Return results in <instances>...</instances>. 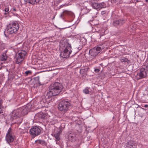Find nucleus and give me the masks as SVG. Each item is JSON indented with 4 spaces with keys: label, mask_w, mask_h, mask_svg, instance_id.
<instances>
[{
    "label": "nucleus",
    "mask_w": 148,
    "mask_h": 148,
    "mask_svg": "<svg viewBox=\"0 0 148 148\" xmlns=\"http://www.w3.org/2000/svg\"><path fill=\"white\" fill-rule=\"evenodd\" d=\"M49 88V92L45 96L46 98L58 95L62 91L63 86L61 84L55 82L51 84Z\"/></svg>",
    "instance_id": "1"
},
{
    "label": "nucleus",
    "mask_w": 148,
    "mask_h": 148,
    "mask_svg": "<svg viewBox=\"0 0 148 148\" xmlns=\"http://www.w3.org/2000/svg\"><path fill=\"white\" fill-rule=\"evenodd\" d=\"M58 106V109L60 111L65 113L69 109L71 104L68 101L63 100L60 102Z\"/></svg>",
    "instance_id": "2"
},
{
    "label": "nucleus",
    "mask_w": 148,
    "mask_h": 148,
    "mask_svg": "<svg viewBox=\"0 0 148 148\" xmlns=\"http://www.w3.org/2000/svg\"><path fill=\"white\" fill-rule=\"evenodd\" d=\"M19 26L18 23L16 22L10 23L7 26V31L10 34L15 33L18 29Z\"/></svg>",
    "instance_id": "3"
},
{
    "label": "nucleus",
    "mask_w": 148,
    "mask_h": 148,
    "mask_svg": "<svg viewBox=\"0 0 148 148\" xmlns=\"http://www.w3.org/2000/svg\"><path fill=\"white\" fill-rule=\"evenodd\" d=\"M103 48V46L100 45L97 47H95L90 50L89 54L92 57V58H94Z\"/></svg>",
    "instance_id": "4"
},
{
    "label": "nucleus",
    "mask_w": 148,
    "mask_h": 148,
    "mask_svg": "<svg viewBox=\"0 0 148 148\" xmlns=\"http://www.w3.org/2000/svg\"><path fill=\"white\" fill-rule=\"evenodd\" d=\"M71 49V45L68 44L64 50L63 52L60 54V56L63 58H69L72 51Z\"/></svg>",
    "instance_id": "5"
},
{
    "label": "nucleus",
    "mask_w": 148,
    "mask_h": 148,
    "mask_svg": "<svg viewBox=\"0 0 148 148\" xmlns=\"http://www.w3.org/2000/svg\"><path fill=\"white\" fill-rule=\"evenodd\" d=\"M26 54V52L25 51H18V53H17L16 55V63L19 64L21 62L23 61Z\"/></svg>",
    "instance_id": "6"
},
{
    "label": "nucleus",
    "mask_w": 148,
    "mask_h": 148,
    "mask_svg": "<svg viewBox=\"0 0 148 148\" xmlns=\"http://www.w3.org/2000/svg\"><path fill=\"white\" fill-rule=\"evenodd\" d=\"M14 136L13 134L11 129L10 128L6 135V140L7 142L10 145V143L14 141Z\"/></svg>",
    "instance_id": "7"
},
{
    "label": "nucleus",
    "mask_w": 148,
    "mask_h": 148,
    "mask_svg": "<svg viewBox=\"0 0 148 148\" xmlns=\"http://www.w3.org/2000/svg\"><path fill=\"white\" fill-rule=\"evenodd\" d=\"M30 133L33 136L35 137L40 135L41 132L40 128L36 126L32 127L29 130Z\"/></svg>",
    "instance_id": "8"
},
{
    "label": "nucleus",
    "mask_w": 148,
    "mask_h": 148,
    "mask_svg": "<svg viewBox=\"0 0 148 148\" xmlns=\"http://www.w3.org/2000/svg\"><path fill=\"white\" fill-rule=\"evenodd\" d=\"M148 75V66L143 67L140 69V72L139 73V78L145 77Z\"/></svg>",
    "instance_id": "9"
},
{
    "label": "nucleus",
    "mask_w": 148,
    "mask_h": 148,
    "mask_svg": "<svg viewBox=\"0 0 148 148\" xmlns=\"http://www.w3.org/2000/svg\"><path fill=\"white\" fill-rule=\"evenodd\" d=\"M30 105H27L24 108L18 109V110L20 111H19V114H20V116L24 115L27 114L28 112L30 111L29 108L30 107Z\"/></svg>",
    "instance_id": "10"
},
{
    "label": "nucleus",
    "mask_w": 148,
    "mask_h": 148,
    "mask_svg": "<svg viewBox=\"0 0 148 148\" xmlns=\"http://www.w3.org/2000/svg\"><path fill=\"white\" fill-rule=\"evenodd\" d=\"M91 5L94 8L97 10H100L105 7V4L103 2L99 3L95 1L92 2L91 3Z\"/></svg>",
    "instance_id": "11"
},
{
    "label": "nucleus",
    "mask_w": 148,
    "mask_h": 148,
    "mask_svg": "<svg viewBox=\"0 0 148 148\" xmlns=\"http://www.w3.org/2000/svg\"><path fill=\"white\" fill-rule=\"evenodd\" d=\"M19 111L18 110L13 111L10 114L11 119L13 120L19 117L20 115L19 114Z\"/></svg>",
    "instance_id": "12"
},
{
    "label": "nucleus",
    "mask_w": 148,
    "mask_h": 148,
    "mask_svg": "<svg viewBox=\"0 0 148 148\" xmlns=\"http://www.w3.org/2000/svg\"><path fill=\"white\" fill-rule=\"evenodd\" d=\"M125 22V20L123 19H119L114 21L113 24L114 26H120L123 25Z\"/></svg>",
    "instance_id": "13"
},
{
    "label": "nucleus",
    "mask_w": 148,
    "mask_h": 148,
    "mask_svg": "<svg viewBox=\"0 0 148 148\" xmlns=\"http://www.w3.org/2000/svg\"><path fill=\"white\" fill-rule=\"evenodd\" d=\"M47 114L45 113L42 112H40L36 114L35 115V117H38L39 119H45L47 118Z\"/></svg>",
    "instance_id": "14"
},
{
    "label": "nucleus",
    "mask_w": 148,
    "mask_h": 148,
    "mask_svg": "<svg viewBox=\"0 0 148 148\" xmlns=\"http://www.w3.org/2000/svg\"><path fill=\"white\" fill-rule=\"evenodd\" d=\"M40 0H25L24 3L26 4L29 3L32 5L37 4L40 1Z\"/></svg>",
    "instance_id": "15"
},
{
    "label": "nucleus",
    "mask_w": 148,
    "mask_h": 148,
    "mask_svg": "<svg viewBox=\"0 0 148 148\" xmlns=\"http://www.w3.org/2000/svg\"><path fill=\"white\" fill-rule=\"evenodd\" d=\"M82 6L83 7V8H81V13L82 14H86L90 11L88 9L87 6H84L83 5Z\"/></svg>",
    "instance_id": "16"
},
{
    "label": "nucleus",
    "mask_w": 148,
    "mask_h": 148,
    "mask_svg": "<svg viewBox=\"0 0 148 148\" xmlns=\"http://www.w3.org/2000/svg\"><path fill=\"white\" fill-rule=\"evenodd\" d=\"M35 142L37 145H41L44 146H46L47 145V143L44 140H40V139L37 140L35 141Z\"/></svg>",
    "instance_id": "17"
},
{
    "label": "nucleus",
    "mask_w": 148,
    "mask_h": 148,
    "mask_svg": "<svg viewBox=\"0 0 148 148\" xmlns=\"http://www.w3.org/2000/svg\"><path fill=\"white\" fill-rule=\"evenodd\" d=\"M7 58V56L5 54H3L0 57V65H1L2 62H1V61H5Z\"/></svg>",
    "instance_id": "18"
},
{
    "label": "nucleus",
    "mask_w": 148,
    "mask_h": 148,
    "mask_svg": "<svg viewBox=\"0 0 148 148\" xmlns=\"http://www.w3.org/2000/svg\"><path fill=\"white\" fill-rule=\"evenodd\" d=\"M134 142L132 140L129 141L126 143V148H133Z\"/></svg>",
    "instance_id": "19"
},
{
    "label": "nucleus",
    "mask_w": 148,
    "mask_h": 148,
    "mask_svg": "<svg viewBox=\"0 0 148 148\" xmlns=\"http://www.w3.org/2000/svg\"><path fill=\"white\" fill-rule=\"evenodd\" d=\"M60 133L59 132L54 134L53 136L56 138L55 141L56 142V143L57 144V142L59 141L60 139Z\"/></svg>",
    "instance_id": "20"
},
{
    "label": "nucleus",
    "mask_w": 148,
    "mask_h": 148,
    "mask_svg": "<svg viewBox=\"0 0 148 148\" xmlns=\"http://www.w3.org/2000/svg\"><path fill=\"white\" fill-rule=\"evenodd\" d=\"M76 135L74 134H71L69 136V139L71 141H74L76 139Z\"/></svg>",
    "instance_id": "21"
},
{
    "label": "nucleus",
    "mask_w": 148,
    "mask_h": 148,
    "mask_svg": "<svg viewBox=\"0 0 148 148\" xmlns=\"http://www.w3.org/2000/svg\"><path fill=\"white\" fill-rule=\"evenodd\" d=\"M80 73L83 76L86 75H87L86 72L84 69H82L80 70Z\"/></svg>",
    "instance_id": "22"
},
{
    "label": "nucleus",
    "mask_w": 148,
    "mask_h": 148,
    "mask_svg": "<svg viewBox=\"0 0 148 148\" xmlns=\"http://www.w3.org/2000/svg\"><path fill=\"white\" fill-rule=\"evenodd\" d=\"M3 107L2 106V101L1 99L0 98V114L3 113Z\"/></svg>",
    "instance_id": "23"
},
{
    "label": "nucleus",
    "mask_w": 148,
    "mask_h": 148,
    "mask_svg": "<svg viewBox=\"0 0 148 148\" xmlns=\"http://www.w3.org/2000/svg\"><path fill=\"white\" fill-rule=\"evenodd\" d=\"M120 60L122 62H127L128 61H129L127 58L123 56L121 57Z\"/></svg>",
    "instance_id": "24"
},
{
    "label": "nucleus",
    "mask_w": 148,
    "mask_h": 148,
    "mask_svg": "<svg viewBox=\"0 0 148 148\" xmlns=\"http://www.w3.org/2000/svg\"><path fill=\"white\" fill-rule=\"evenodd\" d=\"M32 73L31 71L29 70L25 72L24 74L26 75V76H27L29 75H31Z\"/></svg>",
    "instance_id": "25"
},
{
    "label": "nucleus",
    "mask_w": 148,
    "mask_h": 148,
    "mask_svg": "<svg viewBox=\"0 0 148 148\" xmlns=\"http://www.w3.org/2000/svg\"><path fill=\"white\" fill-rule=\"evenodd\" d=\"M71 13L72 12H71L68 11H65L63 12V15L65 14L70 15L71 14Z\"/></svg>",
    "instance_id": "26"
},
{
    "label": "nucleus",
    "mask_w": 148,
    "mask_h": 148,
    "mask_svg": "<svg viewBox=\"0 0 148 148\" xmlns=\"http://www.w3.org/2000/svg\"><path fill=\"white\" fill-rule=\"evenodd\" d=\"M83 92L85 93L86 94H88L89 93V91L88 90L87 88H86L83 90Z\"/></svg>",
    "instance_id": "27"
},
{
    "label": "nucleus",
    "mask_w": 148,
    "mask_h": 148,
    "mask_svg": "<svg viewBox=\"0 0 148 148\" xmlns=\"http://www.w3.org/2000/svg\"><path fill=\"white\" fill-rule=\"evenodd\" d=\"M141 0H132V2L136 3V2H139L141 1Z\"/></svg>",
    "instance_id": "28"
},
{
    "label": "nucleus",
    "mask_w": 148,
    "mask_h": 148,
    "mask_svg": "<svg viewBox=\"0 0 148 148\" xmlns=\"http://www.w3.org/2000/svg\"><path fill=\"white\" fill-rule=\"evenodd\" d=\"M9 10V8L8 7H7L5 8V12H8Z\"/></svg>",
    "instance_id": "29"
},
{
    "label": "nucleus",
    "mask_w": 148,
    "mask_h": 148,
    "mask_svg": "<svg viewBox=\"0 0 148 148\" xmlns=\"http://www.w3.org/2000/svg\"><path fill=\"white\" fill-rule=\"evenodd\" d=\"M116 1V0H111V3H115Z\"/></svg>",
    "instance_id": "30"
},
{
    "label": "nucleus",
    "mask_w": 148,
    "mask_h": 148,
    "mask_svg": "<svg viewBox=\"0 0 148 148\" xmlns=\"http://www.w3.org/2000/svg\"><path fill=\"white\" fill-rule=\"evenodd\" d=\"M84 69H85V71L86 72V73H87V71H88V70L89 69V68H84Z\"/></svg>",
    "instance_id": "31"
},
{
    "label": "nucleus",
    "mask_w": 148,
    "mask_h": 148,
    "mask_svg": "<svg viewBox=\"0 0 148 148\" xmlns=\"http://www.w3.org/2000/svg\"><path fill=\"white\" fill-rule=\"evenodd\" d=\"M99 70L98 69H95V71L96 73H98L99 71Z\"/></svg>",
    "instance_id": "32"
},
{
    "label": "nucleus",
    "mask_w": 148,
    "mask_h": 148,
    "mask_svg": "<svg viewBox=\"0 0 148 148\" xmlns=\"http://www.w3.org/2000/svg\"><path fill=\"white\" fill-rule=\"evenodd\" d=\"M144 107L145 108H148V105L147 104H145L144 105Z\"/></svg>",
    "instance_id": "33"
},
{
    "label": "nucleus",
    "mask_w": 148,
    "mask_h": 148,
    "mask_svg": "<svg viewBox=\"0 0 148 148\" xmlns=\"http://www.w3.org/2000/svg\"><path fill=\"white\" fill-rule=\"evenodd\" d=\"M101 14H103L105 13V12H104L103 11V12H101Z\"/></svg>",
    "instance_id": "34"
},
{
    "label": "nucleus",
    "mask_w": 148,
    "mask_h": 148,
    "mask_svg": "<svg viewBox=\"0 0 148 148\" xmlns=\"http://www.w3.org/2000/svg\"><path fill=\"white\" fill-rule=\"evenodd\" d=\"M129 28H132V25H130V26L129 27Z\"/></svg>",
    "instance_id": "35"
},
{
    "label": "nucleus",
    "mask_w": 148,
    "mask_h": 148,
    "mask_svg": "<svg viewBox=\"0 0 148 148\" xmlns=\"http://www.w3.org/2000/svg\"><path fill=\"white\" fill-rule=\"evenodd\" d=\"M145 1L146 2L148 3V0H145Z\"/></svg>",
    "instance_id": "36"
},
{
    "label": "nucleus",
    "mask_w": 148,
    "mask_h": 148,
    "mask_svg": "<svg viewBox=\"0 0 148 148\" xmlns=\"http://www.w3.org/2000/svg\"><path fill=\"white\" fill-rule=\"evenodd\" d=\"M62 14L61 15V17H62Z\"/></svg>",
    "instance_id": "37"
},
{
    "label": "nucleus",
    "mask_w": 148,
    "mask_h": 148,
    "mask_svg": "<svg viewBox=\"0 0 148 148\" xmlns=\"http://www.w3.org/2000/svg\"><path fill=\"white\" fill-rule=\"evenodd\" d=\"M7 14V13H6V12L5 13V14Z\"/></svg>",
    "instance_id": "38"
}]
</instances>
